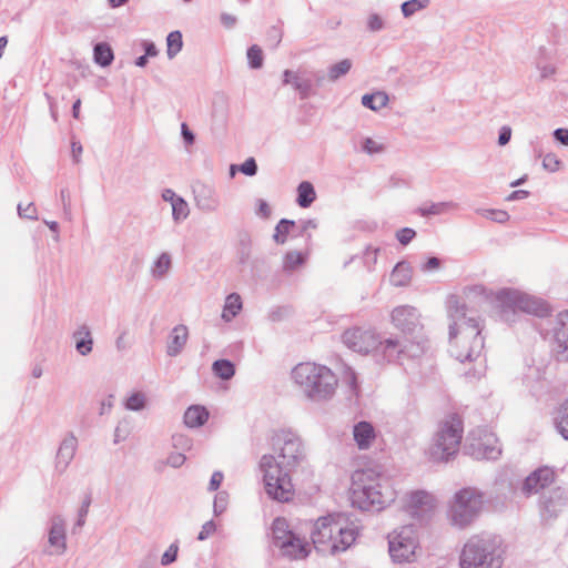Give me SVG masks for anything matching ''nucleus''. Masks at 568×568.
<instances>
[{
    "instance_id": "obj_1",
    "label": "nucleus",
    "mask_w": 568,
    "mask_h": 568,
    "mask_svg": "<svg viewBox=\"0 0 568 568\" xmlns=\"http://www.w3.org/2000/svg\"><path fill=\"white\" fill-rule=\"evenodd\" d=\"M271 445L277 452V459L265 454L260 460L265 493L273 500L287 503L294 496L291 473L305 460V447L301 437L291 429L274 432Z\"/></svg>"
},
{
    "instance_id": "obj_2",
    "label": "nucleus",
    "mask_w": 568,
    "mask_h": 568,
    "mask_svg": "<svg viewBox=\"0 0 568 568\" xmlns=\"http://www.w3.org/2000/svg\"><path fill=\"white\" fill-rule=\"evenodd\" d=\"M351 503L363 511H379L395 500V490L373 469L352 475Z\"/></svg>"
},
{
    "instance_id": "obj_3",
    "label": "nucleus",
    "mask_w": 568,
    "mask_h": 568,
    "mask_svg": "<svg viewBox=\"0 0 568 568\" xmlns=\"http://www.w3.org/2000/svg\"><path fill=\"white\" fill-rule=\"evenodd\" d=\"M468 312L466 303H460L458 297L452 296L449 298L448 313L453 320L449 325V339L452 341L460 334L468 344L467 347L458 351L455 355L460 363L477 359L484 349L479 317L474 314L468 315Z\"/></svg>"
},
{
    "instance_id": "obj_4",
    "label": "nucleus",
    "mask_w": 568,
    "mask_h": 568,
    "mask_svg": "<svg viewBox=\"0 0 568 568\" xmlns=\"http://www.w3.org/2000/svg\"><path fill=\"white\" fill-rule=\"evenodd\" d=\"M358 530L349 526L342 514H332L317 519L311 534L312 542L322 555L346 551L356 540Z\"/></svg>"
},
{
    "instance_id": "obj_5",
    "label": "nucleus",
    "mask_w": 568,
    "mask_h": 568,
    "mask_svg": "<svg viewBox=\"0 0 568 568\" xmlns=\"http://www.w3.org/2000/svg\"><path fill=\"white\" fill-rule=\"evenodd\" d=\"M291 375L301 392L312 402H326L335 395L338 379L325 365L300 363L292 369Z\"/></svg>"
},
{
    "instance_id": "obj_6",
    "label": "nucleus",
    "mask_w": 568,
    "mask_h": 568,
    "mask_svg": "<svg viewBox=\"0 0 568 568\" xmlns=\"http://www.w3.org/2000/svg\"><path fill=\"white\" fill-rule=\"evenodd\" d=\"M503 540L496 535H476L464 545L460 557V568H503Z\"/></svg>"
},
{
    "instance_id": "obj_7",
    "label": "nucleus",
    "mask_w": 568,
    "mask_h": 568,
    "mask_svg": "<svg viewBox=\"0 0 568 568\" xmlns=\"http://www.w3.org/2000/svg\"><path fill=\"white\" fill-rule=\"evenodd\" d=\"M463 438V420L457 414H453L444 420L429 447V457L434 462H448L454 457Z\"/></svg>"
},
{
    "instance_id": "obj_8",
    "label": "nucleus",
    "mask_w": 568,
    "mask_h": 568,
    "mask_svg": "<svg viewBox=\"0 0 568 568\" xmlns=\"http://www.w3.org/2000/svg\"><path fill=\"white\" fill-rule=\"evenodd\" d=\"M496 301L499 303L503 312L521 311L541 318L551 316L552 313L551 306L545 300L514 288L500 290L496 294Z\"/></svg>"
},
{
    "instance_id": "obj_9",
    "label": "nucleus",
    "mask_w": 568,
    "mask_h": 568,
    "mask_svg": "<svg viewBox=\"0 0 568 568\" xmlns=\"http://www.w3.org/2000/svg\"><path fill=\"white\" fill-rule=\"evenodd\" d=\"M484 494L474 487H465L455 493L449 515L454 525L464 528L479 515Z\"/></svg>"
},
{
    "instance_id": "obj_10",
    "label": "nucleus",
    "mask_w": 568,
    "mask_h": 568,
    "mask_svg": "<svg viewBox=\"0 0 568 568\" xmlns=\"http://www.w3.org/2000/svg\"><path fill=\"white\" fill-rule=\"evenodd\" d=\"M418 539L412 525L388 535V552L395 564L412 562L416 558Z\"/></svg>"
},
{
    "instance_id": "obj_11",
    "label": "nucleus",
    "mask_w": 568,
    "mask_h": 568,
    "mask_svg": "<svg viewBox=\"0 0 568 568\" xmlns=\"http://www.w3.org/2000/svg\"><path fill=\"white\" fill-rule=\"evenodd\" d=\"M342 341L349 349L367 354L378 348L381 336L373 329L353 327L343 333Z\"/></svg>"
},
{
    "instance_id": "obj_12",
    "label": "nucleus",
    "mask_w": 568,
    "mask_h": 568,
    "mask_svg": "<svg viewBox=\"0 0 568 568\" xmlns=\"http://www.w3.org/2000/svg\"><path fill=\"white\" fill-rule=\"evenodd\" d=\"M392 323L405 336H415L420 333L423 325L420 323V314L417 308L410 305H400L395 307L390 314Z\"/></svg>"
},
{
    "instance_id": "obj_13",
    "label": "nucleus",
    "mask_w": 568,
    "mask_h": 568,
    "mask_svg": "<svg viewBox=\"0 0 568 568\" xmlns=\"http://www.w3.org/2000/svg\"><path fill=\"white\" fill-rule=\"evenodd\" d=\"M196 207L205 213L215 212L220 206V197L210 184L196 181L192 185Z\"/></svg>"
},
{
    "instance_id": "obj_14",
    "label": "nucleus",
    "mask_w": 568,
    "mask_h": 568,
    "mask_svg": "<svg viewBox=\"0 0 568 568\" xmlns=\"http://www.w3.org/2000/svg\"><path fill=\"white\" fill-rule=\"evenodd\" d=\"M555 480V471L548 466H541L531 471L524 480L521 490L530 496L550 486Z\"/></svg>"
},
{
    "instance_id": "obj_15",
    "label": "nucleus",
    "mask_w": 568,
    "mask_h": 568,
    "mask_svg": "<svg viewBox=\"0 0 568 568\" xmlns=\"http://www.w3.org/2000/svg\"><path fill=\"white\" fill-rule=\"evenodd\" d=\"M432 497L424 490H416L409 495L407 508L413 517L420 521H426L432 517L433 506Z\"/></svg>"
},
{
    "instance_id": "obj_16",
    "label": "nucleus",
    "mask_w": 568,
    "mask_h": 568,
    "mask_svg": "<svg viewBox=\"0 0 568 568\" xmlns=\"http://www.w3.org/2000/svg\"><path fill=\"white\" fill-rule=\"evenodd\" d=\"M555 351L561 361L568 362V311L561 312L557 316L554 327Z\"/></svg>"
},
{
    "instance_id": "obj_17",
    "label": "nucleus",
    "mask_w": 568,
    "mask_h": 568,
    "mask_svg": "<svg viewBox=\"0 0 568 568\" xmlns=\"http://www.w3.org/2000/svg\"><path fill=\"white\" fill-rule=\"evenodd\" d=\"M539 504L542 517L549 519L556 518L566 505L564 491L557 488L549 494H542Z\"/></svg>"
},
{
    "instance_id": "obj_18",
    "label": "nucleus",
    "mask_w": 568,
    "mask_h": 568,
    "mask_svg": "<svg viewBox=\"0 0 568 568\" xmlns=\"http://www.w3.org/2000/svg\"><path fill=\"white\" fill-rule=\"evenodd\" d=\"M277 548L284 557L290 559H304L311 551L308 544L296 534L290 535L288 539L283 540Z\"/></svg>"
},
{
    "instance_id": "obj_19",
    "label": "nucleus",
    "mask_w": 568,
    "mask_h": 568,
    "mask_svg": "<svg viewBox=\"0 0 568 568\" xmlns=\"http://www.w3.org/2000/svg\"><path fill=\"white\" fill-rule=\"evenodd\" d=\"M78 446V439L75 436L70 433L60 443V446L55 456V469L59 473H63L70 463L72 462L75 450Z\"/></svg>"
},
{
    "instance_id": "obj_20",
    "label": "nucleus",
    "mask_w": 568,
    "mask_h": 568,
    "mask_svg": "<svg viewBox=\"0 0 568 568\" xmlns=\"http://www.w3.org/2000/svg\"><path fill=\"white\" fill-rule=\"evenodd\" d=\"M403 351V342L396 337H389L384 341L381 339L378 348L375 349L387 363H396L399 365H403L404 362Z\"/></svg>"
},
{
    "instance_id": "obj_21",
    "label": "nucleus",
    "mask_w": 568,
    "mask_h": 568,
    "mask_svg": "<svg viewBox=\"0 0 568 568\" xmlns=\"http://www.w3.org/2000/svg\"><path fill=\"white\" fill-rule=\"evenodd\" d=\"M353 436L359 449H368L376 437V433L372 423L362 420L354 425Z\"/></svg>"
},
{
    "instance_id": "obj_22",
    "label": "nucleus",
    "mask_w": 568,
    "mask_h": 568,
    "mask_svg": "<svg viewBox=\"0 0 568 568\" xmlns=\"http://www.w3.org/2000/svg\"><path fill=\"white\" fill-rule=\"evenodd\" d=\"M189 337L187 327L183 324H179L173 327L170 333L166 354L170 357L178 356L184 348Z\"/></svg>"
},
{
    "instance_id": "obj_23",
    "label": "nucleus",
    "mask_w": 568,
    "mask_h": 568,
    "mask_svg": "<svg viewBox=\"0 0 568 568\" xmlns=\"http://www.w3.org/2000/svg\"><path fill=\"white\" fill-rule=\"evenodd\" d=\"M475 448V455L477 458L487 460H496L501 455V447L498 444V439L494 436H488L485 439L473 445Z\"/></svg>"
},
{
    "instance_id": "obj_24",
    "label": "nucleus",
    "mask_w": 568,
    "mask_h": 568,
    "mask_svg": "<svg viewBox=\"0 0 568 568\" xmlns=\"http://www.w3.org/2000/svg\"><path fill=\"white\" fill-rule=\"evenodd\" d=\"M210 413L202 405H191L184 413V424L191 428L203 426L209 419Z\"/></svg>"
},
{
    "instance_id": "obj_25",
    "label": "nucleus",
    "mask_w": 568,
    "mask_h": 568,
    "mask_svg": "<svg viewBox=\"0 0 568 568\" xmlns=\"http://www.w3.org/2000/svg\"><path fill=\"white\" fill-rule=\"evenodd\" d=\"M403 347L404 361L418 358L426 351V341L420 336V333H416V337L407 336L405 343H403Z\"/></svg>"
},
{
    "instance_id": "obj_26",
    "label": "nucleus",
    "mask_w": 568,
    "mask_h": 568,
    "mask_svg": "<svg viewBox=\"0 0 568 568\" xmlns=\"http://www.w3.org/2000/svg\"><path fill=\"white\" fill-rule=\"evenodd\" d=\"M73 338L75 341V349L82 355L87 356L92 352L93 348V338L91 335V331L88 325H81L74 333Z\"/></svg>"
},
{
    "instance_id": "obj_27",
    "label": "nucleus",
    "mask_w": 568,
    "mask_h": 568,
    "mask_svg": "<svg viewBox=\"0 0 568 568\" xmlns=\"http://www.w3.org/2000/svg\"><path fill=\"white\" fill-rule=\"evenodd\" d=\"M412 275L413 270L410 264L406 261H400L394 266L389 281L392 285L396 287H404L410 283Z\"/></svg>"
},
{
    "instance_id": "obj_28",
    "label": "nucleus",
    "mask_w": 568,
    "mask_h": 568,
    "mask_svg": "<svg viewBox=\"0 0 568 568\" xmlns=\"http://www.w3.org/2000/svg\"><path fill=\"white\" fill-rule=\"evenodd\" d=\"M114 60V52L108 42H97L93 45V61L95 64L106 68L112 64Z\"/></svg>"
},
{
    "instance_id": "obj_29",
    "label": "nucleus",
    "mask_w": 568,
    "mask_h": 568,
    "mask_svg": "<svg viewBox=\"0 0 568 568\" xmlns=\"http://www.w3.org/2000/svg\"><path fill=\"white\" fill-rule=\"evenodd\" d=\"M296 203L302 209L310 207L316 200V191L310 181H302L296 189Z\"/></svg>"
},
{
    "instance_id": "obj_30",
    "label": "nucleus",
    "mask_w": 568,
    "mask_h": 568,
    "mask_svg": "<svg viewBox=\"0 0 568 568\" xmlns=\"http://www.w3.org/2000/svg\"><path fill=\"white\" fill-rule=\"evenodd\" d=\"M307 252L288 251L283 256V272L291 274L303 266L307 261Z\"/></svg>"
},
{
    "instance_id": "obj_31",
    "label": "nucleus",
    "mask_w": 568,
    "mask_h": 568,
    "mask_svg": "<svg viewBox=\"0 0 568 568\" xmlns=\"http://www.w3.org/2000/svg\"><path fill=\"white\" fill-rule=\"evenodd\" d=\"M273 545L277 547L283 540L288 539L295 532L290 529L288 523L283 517H276L271 526Z\"/></svg>"
},
{
    "instance_id": "obj_32",
    "label": "nucleus",
    "mask_w": 568,
    "mask_h": 568,
    "mask_svg": "<svg viewBox=\"0 0 568 568\" xmlns=\"http://www.w3.org/2000/svg\"><path fill=\"white\" fill-rule=\"evenodd\" d=\"M49 544L54 547H61L62 551L65 550V530L62 518L57 517L53 519L49 530Z\"/></svg>"
},
{
    "instance_id": "obj_33",
    "label": "nucleus",
    "mask_w": 568,
    "mask_h": 568,
    "mask_svg": "<svg viewBox=\"0 0 568 568\" xmlns=\"http://www.w3.org/2000/svg\"><path fill=\"white\" fill-rule=\"evenodd\" d=\"M212 372L215 377L222 381H229L235 375L236 368L232 361L220 358L213 362Z\"/></svg>"
},
{
    "instance_id": "obj_34",
    "label": "nucleus",
    "mask_w": 568,
    "mask_h": 568,
    "mask_svg": "<svg viewBox=\"0 0 568 568\" xmlns=\"http://www.w3.org/2000/svg\"><path fill=\"white\" fill-rule=\"evenodd\" d=\"M242 298L237 293H231L227 295L222 312V318L225 322L232 321L242 310Z\"/></svg>"
},
{
    "instance_id": "obj_35",
    "label": "nucleus",
    "mask_w": 568,
    "mask_h": 568,
    "mask_svg": "<svg viewBox=\"0 0 568 568\" xmlns=\"http://www.w3.org/2000/svg\"><path fill=\"white\" fill-rule=\"evenodd\" d=\"M388 100L387 93L384 91H376L364 94L362 97V104L372 111H378L387 105Z\"/></svg>"
},
{
    "instance_id": "obj_36",
    "label": "nucleus",
    "mask_w": 568,
    "mask_h": 568,
    "mask_svg": "<svg viewBox=\"0 0 568 568\" xmlns=\"http://www.w3.org/2000/svg\"><path fill=\"white\" fill-rule=\"evenodd\" d=\"M554 424L561 437L568 440V398L557 408Z\"/></svg>"
},
{
    "instance_id": "obj_37",
    "label": "nucleus",
    "mask_w": 568,
    "mask_h": 568,
    "mask_svg": "<svg viewBox=\"0 0 568 568\" xmlns=\"http://www.w3.org/2000/svg\"><path fill=\"white\" fill-rule=\"evenodd\" d=\"M296 227L294 220L281 219L274 229L273 240L276 244H285L288 234Z\"/></svg>"
},
{
    "instance_id": "obj_38",
    "label": "nucleus",
    "mask_w": 568,
    "mask_h": 568,
    "mask_svg": "<svg viewBox=\"0 0 568 568\" xmlns=\"http://www.w3.org/2000/svg\"><path fill=\"white\" fill-rule=\"evenodd\" d=\"M455 204L453 202H437V203H429L419 206L416 210V213L420 216H432V215H440L453 209Z\"/></svg>"
},
{
    "instance_id": "obj_39",
    "label": "nucleus",
    "mask_w": 568,
    "mask_h": 568,
    "mask_svg": "<svg viewBox=\"0 0 568 568\" xmlns=\"http://www.w3.org/2000/svg\"><path fill=\"white\" fill-rule=\"evenodd\" d=\"M353 62L351 59H343L334 63L327 69V78L329 82H335L339 78L346 75L352 69Z\"/></svg>"
},
{
    "instance_id": "obj_40",
    "label": "nucleus",
    "mask_w": 568,
    "mask_h": 568,
    "mask_svg": "<svg viewBox=\"0 0 568 568\" xmlns=\"http://www.w3.org/2000/svg\"><path fill=\"white\" fill-rule=\"evenodd\" d=\"M172 266L171 255L166 252L161 253L154 261L151 268L152 276L155 278H162L166 275Z\"/></svg>"
},
{
    "instance_id": "obj_41",
    "label": "nucleus",
    "mask_w": 568,
    "mask_h": 568,
    "mask_svg": "<svg viewBox=\"0 0 568 568\" xmlns=\"http://www.w3.org/2000/svg\"><path fill=\"white\" fill-rule=\"evenodd\" d=\"M183 48V36L179 30L171 31L166 37V54L173 59Z\"/></svg>"
},
{
    "instance_id": "obj_42",
    "label": "nucleus",
    "mask_w": 568,
    "mask_h": 568,
    "mask_svg": "<svg viewBox=\"0 0 568 568\" xmlns=\"http://www.w3.org/2000/svg\"><path fill=\"white\" fill-rule=\"evenodd\" d=\"M430 4V0H407L400 4V11L404 18H410Z\"/></svg>"
},
{
    "instance_id": "obj_43",
    "label": "nucleus",
    "mask_w": 568,
    "mask_h": 568,
    "mask_svg": "<svg viewBox=\"0 0 568 568\" xmlns=\"http://www.w3.org/2000/svg\"><path fill=\"white\" fill-rule=\"evenodd\" d=\"M247 64L252 70H260L264 64V54L260 45L252 44L246 51Z\"/></svg>"
},
{
    "instance_id": "obj_44",
    "label": "nucleus",
    "mask_w": 568,
    "mask_h": 568,
    "mask_svg": "<svg viewBox=\"0 0 568 568\" xmlns=\"http://www.w3.org/2000/svg\"><path fill=\"white\" fill-rule=\"evenodd\" d=\"M293 88L298 92L300 99L305 100L315 94L314 84L311 78L307 79H295Z\"/></svg>"
},
{
    "instance_id": "obj_45",
    "label": "nucleus",
    "mask_w": 568,
    "mask_h": 568,
    "mask_svg": "<svg viewBox=\"0 0 568 568\" xmlns=\"http://www.w3.org/2000/svg\"><path fill=\"white\" fill-rule=\"evenodd\" d=\"M146 406V397L142 392L132 393L125 400L124 407L128 410L140 412Z\"/></svg>"
},
{
    "instance_id": "obj_46",
    "label": "nucleus",
    "mask_w": 568,
    "mask_h": 568,
    "mask_svg": "<svg viewBox=\"0 0 568 568\" xmlns=\"http://www.w3.org/2000/svg\"><path fill=\"white\" fill-rule=\"evenodd\" d=\"M465 294L469 302L476 301L478 304L488 302L490 298V293L483 285L470 286L466 290Z\"/></svg>"
},
{
    "instance_id": "obj_47",
    "label": "nucleus",
    "mask_w": 568,
    "mask_h": 568,
    "mask_svg": "<svg viewBox=\"0 0 568 568\" xmlns=\"http://www.w3.org/2000/svg\"><path fill=\"white\" fill-rule=\"evenodd\" d=\"M171 205L172 217L176 223L185 220L189 216V205L187 202L182 196L175 199V202H173Z\"/></svg>"
},
{
    "instance_id": "obj_48",
    "label": "nucleus",
    "mask_w": 568,
    "mask_h": 568,
    "mask_svg": "<svg viewBox=\"0 0 568 568\" xmlns=\"http://www.w3.org/2000/svg\"><path fill=\"white\" fill-rule=\"evenodd\" d=\"M91 501H92L91 495L88 494L84 497V499L82 500V504H81V506H80V508L78 510V518H77V521H75V525H74V529L75 528H82L83 525L85 524V518L88 516Z\"/></svg>"
},
{
    "instance_id": "obj_49",
    "label": "nucleus",
    "mask_w": 568,
    "mask_h": 568,
    "mask_svg": "<svg viewBox=\"0 0 568 568\" xmlns=\"http://www.w3.org/2000/svg\"><path fill=\"white\" fill-rule=\"evenodd\" d=\"M318 226V223H317V220L315 219H308V220H302L300 221V225L297 227V232L296 234H294V236H302V237H305L307 241L311 240L312 235L310 233H307V230L310 229H317Z\"/></svg>"
},
{
    "instance_id": "obj_50",
    "label": "nucleus",
    "mask_w": 568,
    "mask_h": 568,
    "mask_svg": "<svg viewBox=\"0 0 568 568\" xmlns=\"http://www.w3.org/2000/svg\"><path fill=\"white\" fill-rule=\"evenodd\" d=\"M178 552H179V541L172 542L169 548L164 551V554L161 557V565L162 566H169L176 561L178 559Z\"/></svg>"
},
{
    "instance_id": "obj_51",
    "label": "nucleus",
    "mask_w": 568,
    "mask_h": 568,
    "mask_svg": "<svg viewBox=\"0 0 568 568\" xmlns=\"http://www.w3.org/2000/svg\"><path fill=\"white\" fill-rule=\"evenodd\" d=\"M483 215L494 222H497V223H506L508 220H509V214L508 212L504 211V210H494V209H489V210H485Z\"/></svg>"
},
{
    "instance_id": "obj_52",
    "label": "nucleus",
    "mask_w": 568,
    "mask_h": 568,
    "mask_svg": "<svg viewBox=\"0 0 568 568\" xmlns=\"http://www.w3.org/2000/svg\"><path fill=\"white\" fill-rule=\"evenodd\" d=\"M378 253H379V247H373L371 245H368L366 247V250L364 252L363 261L368 271H372L373 266L376 264Z\"/></svg>"
},
{
    "instance_id": "obj_53",
    "label": "nucleus",
    "mask_w": 568,
    "mask_h": 568,
    "mask_svg": "<svg viewBox=\"0 0 568 568\" xmlns=\"http://www.w3.org/2000/svg\"><path fill=\"white\" fill-rule=\"evenodd\" d=\"M416 231L412 227H403L396 232V240L404 246L408 245L415 237Z\"/></svg>"
},
{
    "instance_id": "obj_54",
    "label": "nucleus",
    "mask_w": 568,
    "mask_h": 568,
    "mask_svg": "<svg viewBox=\"0 0 568 568\" xmlns=\"http://www.w3.org/2000/svg\"><path fill=\"white\" fill-rule=\"evenodd\" d=\"M385 28V21L378 13H371L367 18V30L378 32Z\"/></svg>"
},
{
    "instance_id": "obj_55",
    "label": "nucleus",
    "mask_w": 568,
    "mask_h": 568,
    "mask_svg": "<svg viewBox=\"0 0 568 568\" xmlns=\"http://www.w3.org/2000/svg\"><path fill=\"white\" fill-rule=\"evenodd\" d=\"M239 171L246 176H254L258 171L256 160L254 158H247L242 164L239 165Z\"/></svg>"
},
{
    "instance_id": "obj_56",
    "label": "nucleus",
    "mask_w": 568,
    "mask_h": 568,
    "mask_svg": "<svg viewBox=\"0 0 568 568\" xmlns=\"http://www.w3.org/2000/svg\"><path fill=\"white\" fill-rule=\"evenodd\" d=\"M17 209H18V215L21 219H28V220H32V221L38 220L37 207L34 206L33 203H28L26 206H23L21 203H19Z\"/></svg>"
},
{
    "instance_id": "obj_57",
    "label": "nucleus",
    "mask_w": 568,
    "mask_h": 568,
    "mask_svg": "<svg viewBox=\"0 0 568 568\" xmlns=\"http://www.w3.org/2000/svg\"><path fill=\"white\" fill-rule=\"evenodd\" d=\"M227 505V494L225 491H220L215 495L213 503V511L215 516L221 515Z\"/></svg>"
},
{
    "instance_id": "obj_58",
    "label": "nucleus",
    "mask_w": 568,
    "mask_h": 568,
    "mask_svg": "<svg viewBox=\"0 0 568 568\" xmlns=\"http://www.w3.org/2000/svg\"><path fill=\"white\" fill-rule=\"evenodd\" d=\"M266 37H267V41L271 42L272 47L275 49L278 47V44L282 41V38H283L282 29L276 26H272L267 30Z\"/></svg>"
},
{
    "instance_id": "obj_59",
    "label": "nucleus",
    "mask_w": 568,
    "mask_h": 568,
    "mask_svg": "<svg viewBox=\"0 0 568 568\" xmlns=\"http://www.w3.org/2000/svg\"><path fill=\"white\" fill-rule=\"evenodd\" d=\"M560 161L554 153H547L542 159V166L549 172H556L559 168Z\"/></svg>"
},
{
    "instance_id": "obj_60",
    "label": "nucleus",
    "mask_w": 568,
    "mask_h": 568,
    "mask_svg": "<svg viewBox=\"0 0 568 568\" xmlns=\"http://www.w3.org/2000/svg\"><path fill=\"white\" fill-rule=\"evenodd\" d=\"M216 530V524L213 519L207 520L201 527V530L197 535V540L203 541L206 540Z\"/></svg>"
},
{
    "instance_id": "obj_61",
    "label": "nucleus",
    "mask_w": 568,
    "mask_h": 568,
    "mask_svg": "<svg viewBox=\"0 0 568 568\" xmlns=\"http://www.w3.org/2000/svg\"><path fill=\"white\" fill-rule=\"evenodd\" d=\"M60 197H61V202H62L63 214H64L65 219L70 221L72 215H71V199H70L69 191L67 189H62L60 191Z\"/></svg>"
},
{
    "instance_id": "obj_62",
    "label": "nucleus",
    "mask_w": 568,
    "mask_h": 568,
    "mask_svg": "<svg viewBox=\"0 0 568 568\" xmlns=\"http://www.w3.org/2000/svg\"><path fill=\"white\" fill-rule=\"evenodd\" d=\"M362 149L367 154H375L383 151V145L378 144L376 141H374L372 138H366L363 141Z\"/></svg>"
},
{
    "instance_id": "obj_63",
    "label": "nucleus",
    "mask_w": 568,
    "mask_h": 568,
    "mask_svg": "<svg viewBox=\"0 0 568 568\" xmlns=\"http://www.w3.org/2000/svg\"><path fill=\"white\" fill-rule=\"evenodd\" d=\"M255 213L261 219L267 220V219H270V216L272 214V210L265 200L258 199L256 201V212Z\"/></svg>"
},
{
    "instance_id": "obj_64",
    "label": "nucleus",
    "mask_w": 568,
    "mask_h": 568,
    "mask_svg": "<svg viewBox=\"0 0 568 568\" xmlns=\"http://www.w3.org/2000/svg\"><path fill=\"white\" fill-rule=\"evenodd\" d=\"M181 136L185 146H191L195 143V134L185 122L181 124Z\"/></svg>"
}]
</instances>
